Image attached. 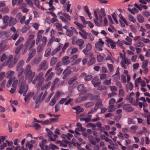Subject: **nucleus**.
Wrapping results in <instances>:
<instances>
[{
  "mask_svg": "<svg viewBox=\"0 0 150 150\" xmlns=\"http://www.w3.org/2000/svg\"><path fill=\"white\" fill-rule=\"evenodd\" d=\"M31 66L30 65H28L26 67L24 71L25 79L30 82L33 80L35 74V72L31 70Z\"/></svg>",
  "mask_w": 150,
  "mask_h": 150,
  "instance_id": "1",
  "label": "nucleus"
},
{
  "mask_svg": "<svg viewBox=\"0 0 150 150\" xmlns=\"http://www.w3.org/2000/svg\"><path fill=\"white\" fill-rule=\"evenodd\" d=\"M84 41L82 39H78L77 37L74 36L72 39V44L77 45L79 49H82L84 47Z\"/></svg>",
  "mask_w": 150,
  "mask_h": 150,
  "instance_id": "2",
  "label": "nucleus"
},
{
  "mask_svg": "<svg viewBox=\"0 0 150 150\" xmlns=\"http://www.w3.org/2000/svg\"><path fill=\"white\" fill-rule=\"evenodd\" d=\"M28 89V85H26L25 81H24L21 85L18 92L21 94L23 93V95L25 96L26 94Z\"/></svg>",
  "mask_w": 150,
  "mask_h": 150,
  "instance_id": "3",
  "label": "nucleus"
},
{
  "mask_svg": "<svg viewBox=\"0 0 150 150\" xmlns=\"http://www.w3.org/2000/svg\"><path fill=\"white\" fill-rule=\"evenodd\" d=\"M104 42L101 38L98 39V41L95 44V48L98 51H102L103 49L102 47L103 46Z\"/></svg>",
  "mask_w": 150,
  "mask_h": 150,
  "instance_id": "4",
  "label": "nucleus"
},
{
  "mask_svg": "<svg viewBox=\"0 0 150 150\" xmlns=\"http://www.w3.org/2000/svg\"><path fill=\"white\" fill-rule=\"evenodd\" d=\"M48 65L46 60L43 61L40 64L39 66L38 71H40L41 70L44 71L46 70L48 68Z\"/></svg>",
  "mask_w": 150,
  "mask_h": 150,
  "instance_id": "5",
  "label": "nucleus"
},
{
  "mask_svg": "<svg viewBox=\"0 0 150 150\" xmlns=\"http://www.w3.org/2000/svg\"><path fill=\"white\" fill-rule=\"evenodd\" d=\"M62 63L59 61L57 64L55 68V69L56 71V73L58 75L60 74L63 71V69L61 67Z\"/></svg>",
  "mask_w": 150,
  "mask_h": 150,
  "instance_id": "6",
  "label": "nucleus"
},
{
  "mask_svg": "<svg viewBox=\"0 0 150 150\" xmlns=\"http://www.w3.org/2000/svg\"><path fill=\"white\" fill-rule=\"evenodd\" d=\"M39 92L37 91L33 97V99L34 100H36L35 101V103L36 104H38L40 101V100L43 94V92H42L39 95Z\"/></svg>",
  "mask_w": 150,
  "mask_h": 150,
  "instance_id": "7",
  "label": "nucleus"
},
{
  "mask_svg": "<svg viewBox=\"0 0 150 150\" xmlns=\"http://www.w3.org/2000/svg\"><path fill=\"white\" fill-rule=\"evenodd\" d=\"M69 66L67 67L63 72L62 74L64 75L62 78L63 79H65L71 74V71L69 70Z\"/></svg>",
  "mask_w": 150,
  "mask_h": 150,
  "instance_id": "8",
  "label": "nucleus"
},
{
  "mask_svg": "<svg viewBox=\"0 0 150 150\" xmlns=\"http://www.w3.org/2000/svg\"><path fill=\"white\" fill-rule=\"evenodd\" d=\"M76 77L74 76L71 78L68 82L69 84L71 85L73 84V86L74 87H76L78 84V82L76 81Z\"/></svg>",
  "mask_w": 150,
  "mask_h": 150,
  "instance_id": "9",
  "label": "nucleus"
},
{
  "mask_svg": "<svg viewBox=\"0 0 150 150\" xmlns=\"http://www.w3.org/2000/svg\"><path fill=\"white\" fill-rule=\"evenodd\" d=\"M123 108L126 111V112H129L134 110V109L132 108L130 104H125L123 106Z\"/></svg>",
  "mask_w": 150,
  "mask_h": 150,
  "instance_id": "10",
  "label": "nucleus"
},
{
  "mask_svg": "<svg viewBox=\"0 0 150 150\" xmlns=\"http://www.w3.org/2000/svg\"><path fill=\"white\" fill-rule=\"evenodd\" d=\"M9 18L8 16H5L3 17L2 18L3 22L4 23H5V24L4 26H2L1 27V28L4 29L7 27L8 25L7 21L8 20L9 21Z\"/></svg>",
  "mask_w": 150,
  "mask_h": 150,
  "instance_id": "11",
  "label": "nucleus"
},
{
  "mask_svg": "<svg viewBox=\"0 0 150 150\" xmlns=\"http://www.w3.org/2000/svg\"><path fill=\"white\" fill-rule=\"evenodd\" d=\"M85 87L83 84L79 85L77 86V89L79 92H82V94H85L87 92V90H86L84 91H83L85 88Z\"/></svg>",
  "mask_w": 150,
  "mask_h": 150,
  "instance_id": "12",
  "label": "nucleus"
},
{
  "mask_svg": "<svg viewBox=\"0 0 150 150\" xmlns=\"http://www.w3.org/2000/svg\"><path fill=\"white\" fill-rule=\"evenodd\" d=\"M24 63V61L23 60H21L17 64L16 69L17 71H20L22 69L23 65Z\"/></svg>",
  "mask_w": 150,
  "mask_h": 150,
  "instance_id": "13",
  "label": "nucleus"
},
{
  "mask_svg": "<svg viewBox=\"0 0 150 150\" xmlns=\"http://www.w3.org/2000/svg\"><path fill=\"white\" fill-rule=\"evenodd\" d=\"M17 22V20L15 18L12 17H10L8 21V25L9 26H13Z\"/></svg>",
  "mask_w": 150,
  "mask_h": 150,
  "instance_id": "14",
  "label": "nucleus"
},
{
  "mask_svg": "<svg viewBox=\"0 0 150 150\" xmlns=\"http://www.w3.org/2000/svg\"><path fill=\"white\" fill-rule=\"evenodd\" d=\"M92 48L91 44L90 43H88L86 45V48L83 50L82 52L84 54H86L87 52L90 51L91 50Z\"/></svg>",
  "mask_w": 150,
  "mask_h": 150,
  "instance_id": "15",
  "label": "nucleus"
},
{
  "mask_svg": "<svg viewBox=\"0 0 150 150\" xmlns=\"http://www.w3.org/2000/svg\"><path fill=\"white\" fill-rule=\"evenodd\" d=\"M69 58L68 56L64 57L62 58V61L63 64L67 65L70 63V61L68 60Z\"/></svg>",
  "mask_w": 150,
  "mask_h": 150,
  "instance_id": "16",
  "label": "nucleus"
},
{
  "mask_svg": "<svg viewBox=\"0 0 150 150\" xmlns=\"http://www.w3.org/2000/svg\"><path fill=\"white\" fill-rule=\"evenodd\" d=\"M72 109L76 110V113L77 115L79 114L80 113L83 112L84 110V109L81 108L80 106H78L76 107H74Z\"/></svg>",
  "mask_w": 150,
  "mask_h": 150,
  "instance_id": "17",
  "label": "nucleus"
},
{
  "mask_svg": "<svg viewBox=\"0 0 150 150\" xmlns=\"http://www.w3.org/2000/svg\"><path fill=\"white\" fill-rule=\"evenodd\" d=\"M34 92H31L28 93L24 98L25 101L27 103L28 102L30 98L34 95Z\"/></svg>",
  "mask_w": 150,
  "mask_h": 150,
  "instance_id": "18",
  "label": "nucleus"
},
{
  "mask_svg": "<svg viewBox=\"0 0 150 150\" xmlns=\"http://www.w3.org/2000/svg\"><path fill=\"white\" fill-rule=\"evenodd\" d=\"M106 41L107 42L110 43L112 48L114 49H116L115 45L116 43L114 42L112 40L108 39L106 40Z\"/></svg>",
  "mask_w": 150,
  "mask_h": 150,
  "instance_id": "19",
  "label": "nucleus"
},
{
  "mask_svg": "<svg viewBox=\"0 0 150 150\" xmlns=\"http://www.w3.org/2000/svg\"><path fill=\"white\" fill-rule=\"evenodd\" d=\"M18 60V59L16 57H14V59L11 61L8 64V67L9 68H11L13 67L15 64L17 62Z\"/></svg>",
  "mask_w": 150,
  "mask_h": 150,
  "instance_id": "20",
  "label": "nucleus"
},
{
  "mask_svg": "<svg viewBox=\"0 0 150 150\" xmlns=\"http://www.w3.org/2000/svg\"><path fill=\"white\" fill-rule=\"evenodd\" d=\"M45 46V43L40 44L37 47V52L39 54L40 53L43 49L44 47Z\"/></svg>",
  "mask_w": 150,
  "mask_h": 150,
  "instance_id": "21",
  "label": "nucleus"
},
{
  "mask_svg": "<svg viewBox=\"0 0 150 150\" xmlns=\"http://www.w3.org/2000/svg\"><path fill=\"white\" fill-rule=\"evenodd\" d=\"M134 6L138 9L140 11L142 10V8H143L144 9L146 10L148 8L145 5H142V4H140L139 5H138L137 4H134Z\"/></svg>",
  "mask_w": 150,
  "mask_h": 150,
  "instance_id": "22",
  "label": "nucleus"
},
{
  "mask_svg": "<svg viewBox=\"0 0 150 150\" xmlns=\"http://www.w3.org/2000/svg\"><path fill=\"white\" fill-rule=\"evenodd\" d=\"M59 45L58 47L55 49L52 52L51 55L52 56L55 54L57 52L59 51L62 48L63 45L61 43L59 44Z\"/></svg>",
  "mask_w": 150,
  "mask_h": 150,
  "instance_id": "23",
  "label": "nucleus"
},
{
  "mask_svg": "<svg viewBox=\"0 0 150 150\" xmlns=\"http://www.w3.org/2000/svg\"><path fill=\"white\" fill-rule=\"evenodd\" d=\"M57 57H53L51 59L50 65L51 66H53L57 61Z\"/></svg>",
  "mask_w": 150,
  "mask_h": 150,
  "instance_id": "24",
  "label": "nucleus"
},
{
  "mask_svg": "<svg viewBox=\"0 0 150 150\" xmlns=\"http://www.w3.org/2000/svg\"><path fill=\"white\" fill-rule=\"evenodd\" d=\"M51 49L50 48H48L45 51L44 54V56L46 57H47L50 56L51 54Z\"/></svg>",
  "mask_w": 150,
  "mask_h": 150,
  "instance_id": "25",
  "label": "nucleus"
},
{
  "mask_svg": "<svg viewBox=\"0 0 150 150\" xmlns=\"http://www.w3.org/2000/svg\"><path fill=\"white\" fill-rule=\"evenodd\" d=\"M88 140L93 145H96V143L94 140V138L92 136H88Z\"/></svg>",
  "mask_w": 150,
  "mask_h": 150,
  "instance_id": "26",
  "label": "nucleus"
},
{
  "mask_svg": "<svg viewBox=\"0 0 150 150\" xmlns=\"http://www.w3.org/2000/svg\"><path fill=\"white\" fill-rule=\"evenodd\" d=\"M15 77H13L9 79L8 81V83L6 85V86L7 87H10L11 83L14 81L15 79Z\"/></svg>",
  "mask_w": 150,
  "mask_h": 150,
  "instance_id": "27",
  "label": "nucleus"
},
{
  "mask_svg": "<svg viewBox=\"0 0 150 150\" xmlns=\"http://www.w3.org/2000/svg\"><path fill=\"white\" fill-rule=\"evenodd\" d=\"M137 18L140 23L143 22L144 20V18L142 15L140 14L138 15L137 16Z\"/></svg>",
  "mask_w": 150,
  "mask_h": 150,
  "instance_id": "28",
  "label": "nucleus"
},
{
  "mask_svg": "<svg viewBox=\"0 0 150 150\" xmlns=\"http://www.w3.org/2000/svg\"><path fill=\"white\" fill-rule=\"evenodd\" d=\"M41 58L40 57H39L38 58H35L32 63V64L34 65L35 64H38L41 61Z\"/></svg>",
  "mask_w": 150,
  "mask_h": 150,
  "instance_id": "29",
  "label": "nucleus"
},
{
  "mask_svg": "<svg viewBox=\"0 0 150 150\" xmlns=\"http://www.w3.org/2000/svg\"><path fill=\"white\" fill-rule=\"evenodd\" d=\"M27 41H29V50L34 46L35 44V41L34 40H32L31 42H30V40H28Z\"/></svg>",
  "mask_w": 150,
  "mask_h": 150,
  "instance_id": "30",
  "label": "nucleus"
},
{
  "mask_svg": "<svg viewBox=\"0 0 150 150\" xmlns=\"http://www.w3.org/2000/svg\"><path fill=\"white\" fill-rule=\"evenodd\" d=\"M54 26L59 31H62V25L59 23H56L54 24Z\"/></svg>",
  "mask_w": 150,
  "mask_h": 150,
  "instance_id": "31",
  "label": "nucleus"
},
{
  "mask_svg": "<svg viewBox=\"0 0 150 150\" xmlns=\"http://www.w3.org/2000/svg\"><path fill=\"white\" fill-rule=\"evenodd\" d=\"M128 99L129 100L130 103L132 105H134L136 106L137 105V104L135 102L134 99L132 97H131L130 96H129Z\"/></svg>",
  "mask_w": 150,
  "mask_h": 150,
  "instance_id": "32",
  "label": "nucleus"
},
{
  "mask_svg": "<svg viewBox=\"0 0 150 150\" xmlns=\"http://www.w3.org/2000/svg\"><path fill=\"white\" fill-rule=\"evenodd\" d=\"M96 60L95 58L94 57H92L90 59L89 62H88V64L89 66H91L94 64Z\"/></svg>",
  "mask_w": 150,
  "mask_h": 150,
  "instance_id": "33",
  "label": "nucleus"
},
{
  "mask_svg": "<svg viewBox=\"0 0 150 150\" xmlns=\"http://www.w3.org/2000/svg\"><path fill=\"white\" fill-rule=\"evenodd\" d=\"M59 80V79L58 78H56L54 79L52 84V88H51V90H53V88H54L56 84L57 83Z\"/></svg>",
  "mask_w": 150,
  "mask_h": 150,
  "instance_id": "34",
  "label": "nucleus"
},
{
  "mask_svg": "<svg viewBox=\"0 0 150 150\" xmlns=\"http://www.w3.org/2000/svg\"><path fill=\"white\" fill-rule=\"evenodd\" d=\"M29 28V25H25L21 29V31L22 33H24L26 32Z\"/></svg>",
  "mask_w": 150,
  "mask_h": 150,
  "instance_id": "35",
  "label": "nucleus"
},
{
  "mask_svg": "<svg viewBox=\"0 0 150 150\" xmlns=\"http://www.w3.org/2000/svg\"><path fill=\"white\" fill-rule=\"evenodd\" d=\"M94 105V103L92 102H90L88 103H86L85 104V107L86 108H88L91 107Z\"/></svg>",
  "mask_w": 150,
  "mask_h": 150,
  "instance_id": "36",
  "label": "nucleus"
},
{
  "mask_svg": "<svg viewBox=\"0 0 150 150\" xmlns=\"http://www.w3.org/2000/svg\"><path fill=\"white\" fill-rule=\"evenodd\" d=\"M142 15L146 18L150 16V12L148 11H144L142 12Z\"/></svg>",
  "mask_w": 150,
  "mask_h": 150,
  "instance_id": "37",
  "label": "nucleus"
},
{
  "mask_svg": "<svg viewBox=\"0 0 150 150\" xmlns=\"http://www.w3.org/2000/svg\"><path fill=\"white\" fill-rule=\"evenodd\" d=\"M128 19L130 21L132 22L133 23H135L136 20L131 15L129 14L128 15Z\"/></svg>",
  "mask_w": 150,
  "mask_h": 150,
  "instance_id": "38",
  "label": "nucleus"
},
{
  "mask_svg": "<svg viewBox=\"0 0 150 150\" xmlns=\"http://www.w3.org/2000/svg\"><path fill=\"white\" fill-rule=\"evenodd\" d=\"M54 74V73L53 72H51L48 75V77L46 79L45 81L47 82L50 80L52 77L53 76Z\"/></svg>",
  "mask_w": 150,
  "mask_h": 150,
  "instance_id": "39",
  "label": "nucleus"
},
{
  "mask_svg": "<svg viewBox=\"0 0 150 150\" xmlns=\"http://www.w3.org/2000/svg\"><path fill=\"white\" fill-rule=\"evenodd\" d=\"M122 59L125 64H126L127 63L128 64H131L130 61L128 59L125 57V56L122 57Z\"/></svg>",
  "mask_w": 150,
  "mask_h": 150,
  "instance_id": "40",
  "label": "nucleus"
},
{
  "mask_svg": "<svg viewBox=\"0 0 150 150\" xmlns=\"http://www.w3.org/2000/svg\"><path fill=\"white\" fill-rule=\"evenodd\" d=\"M67 4V11L68 12H69L70 13H72V10H70V7L71 6V4H69V1H68L66 4Z\"/></svg>",
  "mask_w": 150,
  "mask_h": 150,
  "instance_id": "41",
  "label": "nucleus"
},
{
  "mask_svg": "<svg viewBox=\"0 0 150 150\" xmlns=\"http://www.w3.org/2000/svg\"><path fill=\"white\" fill-rule=\"evenodd\" d=\"M1 12H3L5 13H6L9 11V9L7 7L3 8L1 10Z\"/></svg>",
  "mask_w": 150,
  "mask_h": 150,
  "instance_id": "42",
  "label": "nucleus"
},
{
  "mask_svg": "<svg viewBox=\"0 0 150 150\" xmlns=\"http://www.w3.org/2000/svg\"><path fill=\"white\" fill-rule=\"evenodd\" d=\"M42 36L41 35L37 34V38L36 40V44L37 45L38 44L40 43V39H42Z\"/></svg>",
  "mask_w": 150,
  "mask_h": 150,
  "instance_id": "43",
  "label": "nucleus"
},
{
  "mask_svg": "<svg viewBox=\"0 0 150 150\" xmlns=\"http://www.w3.org/2000/svg\"><path fill=\"white\" fill-rule=\"evenodd\" d=\"M33 126L34 128L35 129L37 130H39L41 128L40 125L38 123L34 124Z\"/></svg>",
  "mask_w": 150,
  "mask_h": 150,
  "instance_id": "44",
  "label": "nucleus"
},
{
  "mask_svg": "<svg viewBox=\"0 0 150 150\" xmlns=\"http://www.w3.org/2000/svg\"><path fill=\"white\" fill-rule=\"evenodd\" d=\"M23 46V44H21L15 50V53L16 54H18L19 53V51Z\"/></svg>",
  "mask_w": 150,
  "mask_h": 150,
  "instance_id": "45",
  "label": "nucleus"
},
{
  "mask_svg": "<svg viewBox=\"0 0 150 150\" xmlns=\"http://www.w3.org/2000/svg\"><path fill=\"white\" fill-rule=\"evenodd\" d=\"M24 38L22 37H21L15 44L16 46L20 44L23 40Z\"/></svg>",
  "mask_w": 150,
  "mask_h": 150,
  "instance_id": "46",
  "label": "nucleus"
},
{
  "mask_svg": "<svg viewBox=\"0 0 150 150\" xmlns=\"http://www.w3.org/2000/svg\"><path fill=\"white\" fill-rule=\"evenodd\" d=\"M135 46L137 47H142L144 46V44L142 42H138L135 44Z\"/></svg>",
  "mask_w": 150,
  "mask_h": 150,
  "instance_id": "47",
  "label": "nucleus"
},
{
  "mask_svg": "<svg viewBox=\"0 0 150 150\" xmlns=\"http://www.w3.org/2000/svg\"><path fill=\"white\" fill-rule=\"evenodd\" d=\"M92 77V76L90 75H86L84 77V80L85 81H89L91 80Z\"/></svg>",
  "mask_w": 150,
  "mask_h": 150,
  "instance_id": "48",
  "label": "nucleus"
},
{
  "mask_svg": "<svg viewBox=\"0 0 150 150\" xmlns=\"http://www.w3.org/2000/svg\"><path fill=\"white\" fill-rule=\"evenodd\" d=\"M119 16L120 17V18L124 22L125 24L127 25H128V23L127 22V21L122 16V15L121 14H120L119 15Z\"/></svg>",
  "mask_w": 150,
  "mask_h": 150,
  "instance_id": "49",
  "label": "nucleus"
},
{
  "mask_svg": "<svg viewBox=\"0 0 150 150\" xmlns=\"http://www.w3.org/2000/svg\"><path fill=\"white\" fill-rule=\"evenodd\" d=\"M52 16L54 17V18H52L51 20V21L52 23H53L55 22L58 21V20L57 18V16L55 14L53 15Z\"/></svg>",
  "mask_w": 150,
  "mask_h": 150,
  "instance_id": "50",
  "label": "nucleus"
},
{
  "mask_svg": "<svg viewBox=\"0 0 150 150\" xmlns=\"http://www.w3.org/2000/svg\"><path fill=\"white\" fill-rule=\"evenodd\" d=\"M73 34V32L72 31L70 30H67L66 34L67 36L70 37L72 36Z\"/></svg>",
  "mask_w": 150,
  "mask_h": 150,
  "instance_id": "51",
  "label": "nucleus"
},
{
  "mask_svg": "<svg viewBox=\"0 0 150 150\" xmlns=\"http://www.w3.org/2000/svg\"><path fill=\"white\" fill-rule=\"evenodd\" d=\"M148 62V60H145L142 63V68H145L147 65Z\"/></svg>",
  "mask_w": 150,
  "mask_h": 150,
  "instance_id": "52",
  "label": "nucleus"
},
{
  "mask_svg": "<svg viewBox=\"0 0 150 150\" xmlns=\"http://www.w3.org/2000/svg\"><path fill=\"white\" fill-rule=\"evenodd\" d=\"M80 120L81 121H84L86 123H87L91 121V120L88 117L85 118H81L80 119Z\"/></svg>",
  "mask_w": 150,
  "mask_h": 150,
  "instance_id": "53",
  "label": "nucleus"
},
{
  "mask_svg": "<svg viewBox=\"0 0 150 150\" xmlns=\"http://www.w3.org/2000/svg\"><path fill=\"white\" fill-rule=\"evenodd\" d=\"M106 87L104 86H100L97 88V90L100 91L104 90H106Z\"/></svg>",
  "mask_w": 150,
  "mask_h": 150,
  "instance_id": "54",
  "label": "nucleus"
},
{
  "mask_svg": "<svg viewBox=\"0 0 150 150\" xmlns=\"http://www.w3.org/2000/svg\"><path fill=\"white\" fill-rule=\"evenodd\" d=\"M40 123H41V124L43 125H45L49 124L51 123V122L49 120H47L45 121H41Z\"/></svg>",
  "mask_w": 150,
  "mask_h": 150,
  "instance_id": "55",
  "label": "nucleus"
},
{
  "mask_svg": "<svg viewBox=\"0 0 150 150\" xmlns=\"http://www.w3.org/2000/svg\"><path fill=\"white\" fill-rule=\"evenodd\" d=\"M97 59L98 62H101L103 59V57L100 54L98 55L97 56Z\"/></svg>",
  "mask_w": 150,
  "mask_h": 150,
  "instance_id": "56",
  "label": "nucleus"
},
{
  "mask_svg": "<svg viewBox=\"0 0 150 150\" xmlns=\"http://www.w3.org/2000/svg\"><path fill=\"white\" fill-rule=\"evenodd\" d=\"M13 58V56L11 55H10L8 56V61L6 62H5L4 63V64H5V63H6V64H7L8 63H9L11 62L12 60V59Z\"/></svg>",
  "mask_w": 150,
  "mask_h": 150,
  "instance_id": "57",
  "label": "nucleus"
},
{
  "mask_svg": "<svg viewBox=\"0 0 150 150\" xmlns=\"http://www.w3.org/2000/svg\"><path fill=\"white\" fill-rule=\"evenodd\" d=\"M51 83V81H49L46 84L43 85L41 89H42V88L44 89V88H48L50 86Z\"/></svg>",
  "mask_w": 150,
  "mask_h": 150,
  "instance_id": "58",
  "label": "nucleus"
},
{
  "mask_svg": "<svg viewBox=\"0 0 150 150\" xmlns=\"http://www.w3.org/2000/svg\"><path fill=\"white\" fill-rule=\"evenodd\" d=\"M108 67L110 72H112L113 70V67L112 64H108Z\"/></svg>",
  "mask_w": 150,
  "mask_h": 150,
  "instance_id": "59",
  "label": "nucleus"
},
{
  "mask_svg": "<svg viewBox=\"0 0 150 150\" xmlns=\"http://www.w3.org/2000/svg\"><path fill=\"white\" fill-rule=\"evenodd\" d=\"M137 127L136 126L133 125L130 128V129L131 130L130 132L132 133H134L135 132V131L137 128Z\"/></svg>",
  "mask_w": 150,
  "mask_h": 150,
  "instance_id": "60",
  "label": "nucleus"
},
{
  "mask_svg": "<svg viewBox=\"0 0 150 150\" xmlns=\"http://www.w3.org/2000/svg\"><path fill=\"white\" fill-rule=\"evenodd\" d=\"M43 75V73L42 72L40 73L37 76L36 78V80H38V79H44L42 78V77Z\"/></svg>",
  "mask_w": 150,
  "mask_h": 150,
  "instance_id": "61",
  "label": "nucleus"
},
{
  "mask_svg": "<svg viewBox=\"0 0 150 150\" xmlns=\"http://www.w3.org/2000/svg\"><path fill=\"white\" fill-rule=\"evenodd\" d=\"M57 100V99H56V98L54 97L51 100L50 104V105L51 106H53L56 103Z\"/></svg>",
  "mask_w": 150,
  "mask_h": 150,
  "instance_id": "62",
  "label": "nucleus"
},
{
  "mask_svg": "<svg viewBox=\"0 0 150 150\" xmlns=\"http://www.w3.org/2000/svg\"><path fill=\"white\" fill-rule=\"evenodd\" d=\"M34 55L30 53L28 56V57L26 60V63L28 62L32 58Z\"/></svg>",
  "mask_w": 150,
  "mask_h": 150,
  "instance_id": "63",
  "label": "nucleus"
},
{
  "mask_svg": "<svg viewBox=\"0 0 150 150\" xmlns=\"http://www.w3.org/2000/svg\"><path fill=\"white\" fill-rule=\"evenodd\" d=\"M78 50V49L76 47H74L72 48L71 52V54H73L76 52Z\"/></svg>",
  "mask_w": 150,
  "mask_h": 150,
  "instance_id": "64",
  "label": "nucleus"
}]
</instances>
